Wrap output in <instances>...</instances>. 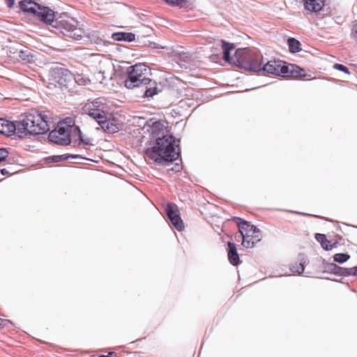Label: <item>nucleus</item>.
I'll use <instances>...</instances> for the list:
<instances>
[{"instance_id": "obj_1", "label": "nucleus", "mask_w": 357, "mask_h": 357, "mask_svg": "<svg viewBox=\"0 0 357 357\" xmlns=\"http://www.w3.org/2000/svg\"><path fill=\"white\" fill-rule=\"evenodd\" d=\"M221 42L225 61L246 70L257 72L259 70L262 64V56L259 53L248 49H239L231 56L230 51L234 49V45L225 40Z\"/></svg>"}, {"instance_id": "obj_2", "label": "nucleus", "mask_w": 357, "mask_h": 357, "mask_svg": "<svg viewBox=\"0 0 357 357\" xmlns=\"http://www.w3.org/2000/svg\"><path fill=\"white\" fill-rule=\"evenodd\" d=\"M146 155L158 165L176 160L180 154V149L176 144L175 139L172 135L158 137L155 144L145 150Z\"/></svg>"}, {"instance_id": "obj_3", "label": "nucleus", "mask_w": 357, "mask_h": 357, "mask_svg": "<svg viewBox=\"0 0 357 357\" xmlns=\"http://www.w3.org/2000/svg\"><path fill=\"white\" fill-rule=\"evenodd\" d=\"M149 69L143 63H137L129 66L127 69L128 77L125 80V86L128 89L139 87L142 85H148L151 79L146 77Z\"/></svg>"}, {"instance_id": "obj_4", "label": "nucleus", "mask_w": 357, "mask_h": 357, "mask_svg": "<svg viewBox=\"0 0 357 357\" xmlns=\"http://www.w3.org/2000/svg\"><path fill=\"white\" fill-rule=\"evenodd\" d=\"M24 118L25 125L29 128L30 135H43L50 129L47 116L38 110H31Z\"/></svg>"}, {"instance_id": "obj_5", "label": "nucleus", "mask_w": 357, "mask_h": 357, "mask_svg": "<svg viewBox=\"0 0 357 357\" xmlns=\"http://www.w3.org/2000/svg\"><path fill=\"white\" fill-rule=\"evenodd\" d=\"M20 7L24 12L36 15L43 22L52 24L54 20V12L46 6H42L32 0H22Z\"/></svg>"}, {"instance_id": "obj_6", "label": "nucleus", "mask_w": 357, "mask_h": 357, "mask_svg": "<svg viewBox=\"0 0 357 357\" xmlns=\"http://www.w3.org/2000/svg\"><path fill=\"white\" fill-rule=\"evenodd\" d=\"M107 109L105 99L101 98L88 101L82 107L83 113L95 119L97 123L104 119V116L108 112Z\"/></svg>"}, {"instance_id": "obj_7", "label": "nucleus", "mask_w": 357, "mask_h": 357, "mask_svg": "<svg viewBox=\"0 0 357 357\" xmlns=\"http://www.w3.org/2000/svg\"><path fill=\"white\" fill-rule=\"evenodd\" d=\"M75 134L74 127H68L65 123H59L48 136L50 141L59 145H68L71 137Z\"/></svg>"}, {"instance_id": "obj_8", "label": "nucleus", "mask_w": 357, "mask_h": 357, "mask_svg": "<svg viewBox=\"0 0 357 357\" xmlns=\"http://www.w3.org/2000/svg\"><path fill=\"white\" fill-rule=\"evenodd\" d=\"M257 73L262 75H274L282 77H290L291 73L285 63L280 60L269 61L266 64L261 65Z\"/></svg>"}, {"instance_id": "obj_9", "label": "nucleus", "mask_w": 357, "mask_h": 357, "mask_svg": "<svg viewBox=\"0 0 357 357\" xmlns=\"http://www.w3.org/2000/svg\"><path fill=\"white\" fill-rule=\"evenodd\" d=\"M59 27L64 36L75 40L80 39L84 33L83 29L78 26V22L72 17L60 21Z\"/></svg>"}, {"instance_id": "obj_10", "label": "nucleus", "mask_w": 357, "mask_h": 357, "mask_svg": "<svg viewBox=\"0 0 357 357\" xmlns=\"http://www.w3.org/2000/svg\"><path fill=\"white\" fill-rule=\"evenodd\" d=\"M234 219L237 221L241 236L254 238L256 241H260L261 231L258 228L240 218H234Z\"/></svg>"}, {"instance_id": "obj_11", "label": "nucleus", "mask_w": 357, "mask_h": 357, "mask_svg": "<svg viewBox=\"0 0 357 357\" xmlns=\"http://www.w3.org/2000/svg\"><path fill=\"white\" fill-rule=\"evenodd\" d=\"M167 215L171 223L179 231L183 230L184 225L180 218L179 213L176 209V206L173 204H168L165 208Z\"/></svg>"}, {"instance_id": "obj_12", "label": "nucleus", "mask_w": 357, "mask_h": 357, "mask_svg": "<svg viewBox=\"0 0 357 357\" xmlns=\"http://www.w3.org/2000/svg\"><path fill=\"white\" fill-rule=\"evenodd\" d=\"M114 65L110 61L105 60L100 63V68L99 71L95 75L96 79L100 83L108 79H111L114 75Z\"/></svg>"}, {"instance_id": "obj_13", "label": "nucleus", "mask_w": 357, "mask_h": 357, "mask_svg": "<svg viewBox=\"0 0 357 357\" xmlns=\"http://www.w3.org/2000/svg\"><path fill=\"white\" fill-rule=\"evenodd\" d=\"M98 123L105 132L114 133L119 130L116 121L114 119L109 118L108 112L104 116V119H100Z\"/></svg>"}, {"instance_id": "obj_14", "label": "nucleus", "mask_w": 357, "mask_h": 357, "mask_svg": "<svg viewBox=\"0 0 357 357\" xmlns=\"http://www.w3.org/2000/svg\"><path fill=\"white\" fill-rule=\"evenodd\" d=\"M166 122L156 121L152 122L151 125L149 126V131L152 136L153 138H158L161 135V137L165 136L164 134L166 130Z\"/></svg>"}, {"instance_id": "obj_15", "label": "nucleus", "mask_w": 357, "mask_h": 357, "mask_svg": "<svg viewBox=\"0 0 357 357\" xmlns=\"http://www.w3.org/2000/svg\"><path fill=\"white\" fill-rule=\"evenodd\" d=\"M304 9L309 13L320 11L325 3V0H303Z\"/></svg>"}, {"instance_id": "obj_16", "label": "nucleus", "mask_w": 357, "mask_h": 357, "mask_svg": "<svg viewBox=\"0 0 357 357\" xmlns=\"http://www.w3.org/2000/svg\"><path fill=\"white\" fill-rule=\"evenodd\" d=\"M70 71L63 68H55L52 71V76L54 77L56 81L62 84L66 82L70 77Z\"/></svg>"}, {"instance_id": "obj_17", "label": "nucleus", "mask_w": 357, "mask_h": 357, "mask_svg": "<svg viewBox=\"0 0 357 357\" xmlns=\"http://www.w3.org/2000/svg\"><path fill=\"white\" fill-rule=\"evenodd\" d=\"M15 132V123L8 120L0 119V133L6 135L10 136Z\"/></svg>"}, {"instance_id": "obj_18", "label": "nucleus", "mask_w": 357, "mask_h": 357, "mask_svg": "<svg viewBox=\"0 0 357 357\" xmlns=\"http://www.w3.org/2000/svg\"><path fill=\"white\" fill-rule=\"evenodd\" d=\"M228 259L233 266H238L241 264L236 245L234 243L228 242Z\"/></svg>"}, {"instance_id": "obj_19", "label": "nucleus", "mask_w": 357, "mask_h": 357, "mask_svg": "<svg viewBox=\"0 0 357 357\" xmlns=\"http://www.w3.org/2000/svg\"><path fill=\"white\" fill-rule=\"evenodd\" d=\"M15 132L17 136L20 138H24L27 137L28 135H30L29 128L25 125V118H24L22 121H18L17 123H15Z\"/></svg>"}, {"instance_id": "obj_20", "label": "nucleus", "mask_w": 357, "mask_h": 357, "mask_svg": "<svg viewBox=\"0 0 357 357\" xmlns=\"http://www.w3.org/2000/svg\"><path fill=\"white\" fill-rule=\"evenodd\" d=\"M331 266L333 267V271L335 273H340V275H343L357 276V266L349 268H342L337 266L335 264H331Z\"/></svg>"}, {"instance_id": "obj_21", "label": "nucleus", "mask_w": 357, "mask_h": 357, "mask_svg": "<svg viewBox=\"0 0 357 357\" xmlns=\"http://www.w3.org/2000/svg\"><path fill=\"white\" fill-rule=\"evenodd\" d=\"M112 38L116 41L132 42L135 40V36L132 33L118 32L112 34Z\"/></svg>"}, {"instance_id": "obj_22", "label": "nucleus", "mask_w": 357, "mask_h": 357, "mask_svg": "<svg viewBox=\"0 0 357 357\" xmlns=\"http://www.w3.org/2000/svg\"><path fill=\"white\" fill-rule=\"evenodd\" d=\"M316 240L321 243V247L326 250H332L333 245H331V242L326 238V236L322 234H316Z\"/></svg>"}, {"instance_id": "obj_23", "label": "nucleus", "mask_w": 357, "mask_h": 357, "mask_svg": "<svg viewBox=\"0 0 357 357\" xmlns=\"http://www.w3.org/2000/svg\"><path fill=\"white\" fill-rule=\"evenodd\" d=\"M289 50L291 52H298L301 50V43L294 38H289L287 40Z\"/></svg>"}, {"instance_id": "obj_24", "label": "nucleus", "mask_w": 357, "mask_h": 357, "mask_svg": "<svg viewBox=\"0 0 357 357\" xmlns=\"http://www.w3.org/2000/svg\"><path fill=\"white\" fill-rule=\"evenodd\" d=\"M70 158H71V159H84V158L82 157L80 155L63 154V155H61L54 156V160L55 162H59V161H61V160H68Z\"/></svg>"}, {"instance_id": "obj_25", "label": "nucleus", "mask_w": 357, "mask_h": 357, "mask_svg": "<svg viewBox=\"0 0 357 357\" xmlns=\"http://www.w3.org/2000/svg\"><path fill=\"white\" fill-rule=\"evenodd\" d=\"M75 81L79 85H86L91 82L90 79L82 73H77L75 75Z\"/></svg>"}, {"instance_id": "obj_26", "label": "nucleus", "mask_w": 357, "mask_h": 357, "mask_svg": "<svg viewBox=\"0 0 357 357\" xmlns=\"http://www.w3.org/2000/svg\"><path fill=\"white\" fill-rule=\"evenodd\" d=\"M241 237L243 238L242 245L246 248H252L257 242L255 239L252 237L249 238L245 236H241Z\"/></svg>"}, {"instance_id": "obj_27", "label": "nucleus", "mask_w": 357, "mask_h": 357, "mask_svg": "<svg viewBox=\"0 0 357 357\" xmlns=\"http://www.w3.org/2000/svg\"><path fill=\"white\" fill-rule=\"evenodd\" d=\"M349 258L350 256L348 254L344 253H337L333 257L334 261L340 264L347 261Z\"/></svg>"}, {"instance_id": "obj_28", "label": "nucleus", "mask_w": 357, "mask_h": 357, "mask_svg": "<svg viewBox=\"0 0 357 357\" xmlns=\"http://www.w3.org/2000/svg\"><path fill=\"white\" fill-rule=\"evenodd\" d=\"M145 86V91H144V96L146 98H151L154 95L158 93V89L157 87L154 86H150L148 87L147 85H144Z\"/></svg>"}, {"instance_id": "obj_29", "label": "nucleus", "mask_w": 357, "mask_h": 357, "mask_svg": "<svg viewBox=\"0 0 357 357\" xmlns=\"http://www.w3.org/2000/svg\"><path fill=\"white\" fill-rule=\"evenodd\" d=\"M74 130H75V134L77 133V135H78V139L79 141L84 144H86V145H88V144H91V139L89 138H86V139H84L82 137V132L80 130V129L79 128L78 126H75L74 127Z\"/></svg>"}, {"instance_id": "obj_30", "label": "nucleus", "mask_w": 357, "mask_h": 357, "mask_svg": "<svg viewBox=\"0 0 357 357\" xmlns=\"http://www.w3.org/2000/svg\"><path fill=\"white\" fill-rule=\"evenodd\" d=\"M304 261H301L298 265L292 266L291 271L293 273H298L299 275L303 273L304 271Z\"/></svg>"}, {"instance_id": "obj_31", "label": "nucleus", "mask_w": 357, "mask_h": 357, "mask_svg": "<svg viewBox=\"0 0 357 357\" xmlns=\"http://www.w3.org/2000/svg\"><path fill=\"white\" fill-rule=\"evenodd\" d=\"M166 3L172 6L183 7L188 2V0H165Z\"/></svg>"}, {"instance_id": "obj_32", "label": "nucleus", "mask_w": 357, "mask_h": 357, "mask_svg": "<svg viewBox=\"0 0 357 357\" xmlns=\"http://www.w3.org/2000/svg\"><path fill=\"white\" fill-rule=\"evenodd\" d=\"M19 56L22 60L25 61L28 63H31L33 61V56L29 55L26 51H20L19 53Z\"/></svg>"}, {"instance_id": "obj_33", "label": "nucleus", "mask_w": 357, "mask_h": 357, "mask_svg": "<svg viewBox=\"0 0 357 357\" xmlns=\"http://www.w3.org/2000/svg\"><path fill=\"white\" fill-rule=\"evenodd\" d=\"M333 68L336 70L342 71L347 74H349V71L348 68L342 64L335 63V64H334Z\"/></svg>"}, {"instance_id": "obj_34", "label": "nucleus", "mask_w": 357, "mask_h": 357, "mask_svg": "<svg viewBox=\"0 0 357 357\" xmlns=\"http://www.w3.org/2000/svg\"><path fill=\"white\" fill-rule=\"evenodd\" d=\"M8 155V152L6 149H0V162L4 160Z\"/></svg>"}, {"instance_id": "obj_35", "label": "nucleus", "mask_w": 357, "mask_h": 357, "mask_svg": "<svg viewBox=\"0 0 357 357\" xmlns=\"http://www.w3.org/2000/svg\"><path fill=\"white\" fill-rule=\"evenodd\" d=\"M351 36L357 42V24H354L353 26Z\"/></svg>"}, {"instance_id": "obj_36", "label": "nucleus", "mask_w": 357, "mask_h": 357, "mask_svg": "<svg viewBox=\"0 0 357 357\" xmlns=\"http://www.w3.org/2000/svg\"><path fill=\"white\" fill-rule=\"evenodd\" d=\"M9 8H12L15 5V0H4Z\"/></svg>"}, {"instance_id": "obj_37", "label": "nucleus", "mask_w": 357, "mask_h": 357, "mask_svg": "<svg viewBox=\"0 0 357 357\" xmlns=\"http://www.w3.org/2000/svg\"><path fill=\"white\" fill-rule=\"evenodd\" d=\"M181 169V166L178 164H176L174 168H171V169H168L169 170L171 169V170H173L175 172H179Z\"/></svg>"}, {"instance_id": "obj_38", "label": "nucleus", "mask_w": 357, "mask_h": 357, "mask_svg": "<svg viewBox=\"0 0 357 357\" xmlns=\"http://www.w3.org/2000/svg\"><path fill=\"white\" fill-rule=\"evenodd\" d=\"M1 173L2 175H6V174H8V172L6 169H1Z\"/></svg>"}, {"instance_id": "obj_39", "label": "nucleus", "mask_w": 357, "mask_h": 357, "mask_svg": "<svg viewBox=\"0 0 357 357\" xmlns=\"http://www.w3.org/2000/svg\"><path fill=\"white\" fill-rule=\"evenodd\" d=\"M303 72H304V70H303V69H301V68H300V69H299V74H298V75H299L300 77L304 76V74L303 73Z\"/></svg>"}, {"instance_id": "obj_40", "label": "nucleus", "mask_w": 357, "mask_h": 357, "mask_svg": "<svg viewBox=\"0 0 357 357\" xmlns=\"http://www.w3.org/2000/svg\"><path fill=\"white\" fill-rule=\"evenodd\" d=\"M112 354V352H110L108 355L107 356H105V355H101L98 357H111L110 356Z\"/></svg>"}]
</instances>
